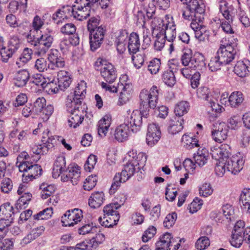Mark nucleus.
<instances>
[{
  "mask_svg": "<svg viewBox=\"0 0 250 250\" xmlns=\"http://www.w3.org/2000/svg\"><path fill=\"white\" fill-rule=\"evenodd\" d=\"M205 4L203 0H193L182 9V17L188 21H191V28L195 31L197 30L203 31L205 26L203 21L204 19Z\"/></svg>",
  "mask_w": 250,
  "mask_h": 250,
  "instance_id": "f257e3e1",
  "label": "nucleus"
},
{
  "mask_svg": "<svg viewBox=\"0 0 250 250\" xmlns=\"http://www.w3.org/2000/svg\"><path fill=\"white\" fill-rule=\"evenodd\" d=\"M65 157H57L52 170V176L57 178L61 175L63 182L70 181L73 185H77L80 179V167L75 164L70 165L65 169Z\"/></svg>",
  "mask_w": 250,
  "mask_h": 250,
  "instance_id": "f03ea898",
  "label": "nucleus"
},
{
  "mask_svg": "<svg viewBox=\"0 0 250 250\" xmlns=\"http://www.w3.org/2000/svg\"><path fill=\"white\" fill-rule=\"evenodd\" d=\"M142 119L138 110H134L129 117H127L124 124L115 129V138L118 142H123L127 140L130 129L133 133L138 132L142 125Z\"/></svg>",
  "mask_w": 250,
  "mask_h": 250,
  "instance_id": "7ed1b4c3",
  "label": "nucleus"
},
{
  "mask_svg": "<svg viewBox=\"0 0 250 250\" xmlns=\"http://www.w3.org/2000/svg\"><path fill=\"white\" fill-rule=\"evenodd\" d=\"M27 36V42L34 47L35 53L38 56H43L51 47L54 42L52 31L46 29L45 31L36 36L33 32Z\"/></svg>",
  "mask_w": 250,
  "mask_h": 250,
  "instance_id": "20e7f679",
  "label": "nucleus"
},
{
  "mask_svg": "<svg viewBox=\"0 0 250 250\" xmlns=\"http://www.w3.org/2000/svg\"><path fill=\"white\" fill-rule=\"evenodd\" d=\"M159 90L156 86H153L149 90H142L140 93V110H138L140 116L146 118L149 108L154 109L158 103Z\"/></svg>",
  "mask_w": 250,
  "mask_h": 250,
  "instance_id": "39448f33",
  "label": "nucleus"
},
{
  "mask_svg": "<svg viewBox=\"0 0 250 250\" xmlns=\"http://www.w3.org/2000/svg\"><path fill=\"white\" fill-rule=\"evenodd\" d=\"M152 27L155 32L160 33L166 40L173 42L176 37V25L172 17L164 21L162 19L155 18L152 21Z\"/></svg>",
  "mask_w": 250,
  "mask_h": 250,
  "instance_id": "423d86ee",
  "label": "nucleus"
},
{
  "mask_svg": "<svg viewBox=\"0 0 250 250\" xmlns=\"http://www.w3.org/2000/svg\"><path fill=\"white\" fill-rule=\"evenodd\" d=\"M133 159L129 160L125 165L124 169L121 173L116 174L113 179V182L109 189L110 194L114 193L116 190L120 187L121 183H124L132 176L135 171V167L139 163L136 159Z\"/></svg>",
  "mask_w": 250,
  "mask_h": 250,
  "instance_id": "0eeeda50",
  "label": "nucleus"
},
{
  "mask_svg": "<svg viewBox=\"0 0 250 250\" xmlns=\"http://www.w3.org/2000/svg\"><path fill=\"white\" fill-rule=\"evenodd\" d=\"M97 70H100L101 75L107 83H113L117 77L115 68L110 63L105 60L98 58L95 63Z\"/></svg>",
  "mask_w": 250,
  "mask_h": 250,
  "instance_id": "6e6552de",
  "label": "nucleus"
},
{
  "mask_svg": "<svg viewBox=\"0 0 250 250\" xmlns=\"http://www.w3.org/2000/svg\"><path fill=\"white\" fill-rule=\"evenodd\" d=\"M227 5L228 3L226 1H221L219 5L220 11L227 20L222 22L221 27L222 30L226 34H233L234 31L230 24V22L232 21V17L230 14Z\"/></svg>",
  "mask_w": 250,
  "mask_h": 250,
  "instance_id": "1a4fd4ad",
  "label": "nucleus"
},
{
  "mask_svg": "<svg viewBox=\"0 0 250 250\" xmlns=\"http://www.w3.org/2000/svg\"><path fill=\"white\" fill-rule=\"evenodd\" d=\"M244 97L242 92L235 91L228 97L227 93H223L220 97V102L226 106H230L232 107H237L243 102Z\"/></svg>",
  "mask_w": 250,
  "mask_h": 250,
  "instance_id": "9d476101",
  "label": "nucleus"
},
{
  "mask_svg": "<svg viewBox=\"0 0 250 250\" xmlns=\"http://www.w3.org/2000/svg\"><path fill=\"white\" fill-rule=\"evenodd\" d=\"M105 30L101 25L94 30L89 31L90 49L94 51L99 48L102 43Z\"/></svg>",
  "mask_w": 250,
  "mask_h": 250,
  "instance_id": "9b49d317",
  "label": "nucleus"
},
{
  "mask_svg": "<svg viewBox=\"0 0 250 250\" xmlns=\"http://www.w3.org/2000/svg\"><path fill=\"white\" fill-rule=\"evenodd\" d=\"M75 3L76 4L74 5V19L83 21L90 16L91 8L87 6L86 0H76Z\"/></svg>",
  "mask_w": 250,
  "mask_h": 250,
  "instance_id": "f8f14e48",
  "label": "nucleus"
},
{
  "mask_svg": "<svg viewBox=\"0 0 250 250\" xmlns=\"http://www.w3.org/2000/svg\"><path fill=\"white\" fill-rule=\"evenodd\" d=\"M228 131V126L225 123H215L211 130L213 139L221 143L227 138Z\"/></svg>",
  "mask_w": 250,
  "mask_h": 250,
  "instance_id": "ddd939ff",
  "label": "nucleus"
},
{
  "mask_svg": "<svg viewBox=\"0 0 250 250\" xmlns=\"http://www.w3.org/2000/svg\"><path fill=\"white\" fill-rule=\"evenodd\" d=\"M49 63L48 68L56 71L60 70L65 66V62L63 58L59 56V52L57 50H52L48 56Z\"/></svg>",
  "mask_w": 250,
  "mask_h": 250,
  "instance_id": "4468645a",
  "label": "nucleus"
},
{
  "mask_svg": "<svg viewBox=\"0 0 250 250\" xmlns=\"http://www.w3.org/2000/svg\"><path fill=\"white\" fill-rule=\"evenodd\" d=\"M161 137V132L158 125L155 123L150 124L147 128L146 136L147 144L152 146L156 144Z\"/></svg>",
  "mask_w": 250,
  "mask_h": 250,
  "instance_id": "2eb2a0df",
  "label": "nucleus"
},
{
  "mask_svg": "<svg viewBox=\"0 0 250 250\" xmlns=\"http://www.w3.org/2000/svg\"><path fill=\"white\" fill-rule=\"evenodd\" d=\"M20 171H26L34 178L41 175L42 173L41 167L37 164H33L27 161H22L18 166Z\"/></svg>",
  "mask_w": 250,
  "mask_h": 250,
  "instance_id": "dca6fc26",
  "label": "nucleus"
},
{
  "mask_svg": "<svg viewBox=\"0 0 250 250\" xmlns=\"http://www.w3.org/2000/svg\"><path fill=\"white\" fill-rule=\"evenodd\" d=\"M83 100L79 98H75V95L70 94L65 100V107L67 112L73 113L80 110L83 111L84 108L82 107Z\"/></svg>",
  "mask_w": 250,
  "mask_h": 250,
  "instance_id": "f3484780",
  "label": "nucleus"
},
{
  "mask_svg": "<svg viewBox=\"0 0 250 250\" xmlns=\"http://www.w3.org/2000/svg\"><path fill=\"white\" fill-rule=\"evenodd\" d=\"M217 54L222 61L225 65L230 63L235 59L237 52L233 51L231 48H225L220 45Z\"/></svg>",
  "mask_w": 250,
  "mask_h": 250,
  "instance_id": "a211bd4d",
  "label": "nucleus"
},
{
  "mask_svg": "<svg viewBox=\"0 0 250 250\" xmlns=\"http://www.w3.org/2000/svg\"><path fill=\"white\" fill-rule=\"evenodd\" d=\"M118 90H121L118 104L122 105L128 102L131 97L132 85L130 83L118 84Z\"/></svg>",
  "mask_w": 250,
  "mask_h": 250,
  "instance_id": "6ab92c4d",
  "label": "nucleus"
},
{
  "mask_svg": "<svg viewBox=\"0 0 250 250\" xmlns=\"http://www.w3.org/2000/svg\"><path fill=\"white\" fill-rule=\"evenodd\" d=\"M227 163L228 171L236 174L243 169L245 160L243 157H231L230 160H227Z\"/></svg>",
  "mask_w": 250,
  "mask_h": 250,
  "instance_id": "aec40b11",
  "label": "nucleus"
},
{
  "mask_svg": "<svg viewBox=\"0 0 250 250\" xmlns=\"http://www.w3.org/2000/svg\"><path fill=\"white\" fill-rule=\"evenodd\" d=\"M32 82L35 85L41 86L42 88H46V91L49 94H56L58 93V89L57 87H53V83H46L44 78L41 74H37L34 76L32 78Z\"/></svg>",
  "mask_w": 250,
  "mask_h": 250,
  "instance_id": "412c9836",
  "label": "nucleus"
},
{
  "mask_svg": "<svg viewBox=\"0 0 250 250\" xmlns=\"http://www.w3.org/2000/svg\"><path fill=\"white\" fill-rule=\"evenodd\" d=\"M234 73L239 77L244 78L250 74V64L249 61H239L236 64L234 68Z\"/></svg>",
  "mask_w": 250,
  "mask_h": 250,
  "instance_id": "4be33fe9",
  "label": "nucleus"
},
{
  "mask_svg": "<svg viewBox=\"0 0 250 250\" xmlns=\"http://www.w3.org/2000/svg\"><path fill=\"white\" fill-rule=\"evenodd\" d=\"M140 46V42L139 35L132 32L129 36L127 40V48L130 54H135L139 50Z\"/></svg>",
  "mask_w": 250,
  "mask_h": 250,
  "instance_id": "5701e85b",
  "label": "nucleus"
},
{
  "mask_svg": "<svg viewBox=\"0 0 250 250\" xmlns=\"http://www.w3.org/2000/svg\"><path fill=\"white\" fill-rule=\"evenodd\" d=\"M183 123L184 120L182 118L173 117L169 122L167 128L168 132L172 135L178 133L183 129Z\"/></svg>",
  "mask_w": 250,
  "mask_h": 250,
  "instance_id": "b1692460",
  "label": "nucleus"
},
{
  "mask_svg": "<svg viewBox=\"0 0 250 250\" xmlns=\"http://www.w3.org/2000/svg\"><path fill=\"white\" fill-rule=\"evenodd\" d=\"M104 200V194L103 192H94L88 199V205L91 208H98L102 206Z\"/></svg>",
  "mask_w": 250,
  "mask_h": 250,
  "instance_id": "393cba45",
  "label": "nucleus"
},
{
  "mask_svg": "<svg viewBox=\"0 0 250 250\" xmlns=\"http://www.w3.org/2000/svg\"><path fill=\"white\" fill-rule=\"evenodd\" d=\"M128 38V34L126 30L120 31L116 40L117 49L120 53H123L125 50Z\"/></svg>",
  "mask_w": 250,
  "mask_h": 250,
  "instance_id": "a878e982",
  "label": "nucleus"
},
{
  "mask_svg": "<svg viewBox=\"0 0 250 250\" xmlns=\"http://www.w3.org/2000/svg\"><path fill=\"white\" fill-rule=\"evenodd\" d=\"M30 77L28 71L25 69L17 72L15 76L14 80L15 85L18 87L24 86L28 82Z\"/></svg>",
  "mask_w": 250,
  "mask_h": 250,
  "instance_id": "bb28decb",
  "label": "nucleus"
},
{
  "mask_svg": "<svg viewBox=\"0 0 250 250\" xmlns=\"http://www.w3.org/2000/svg\"><path fill=\"white\" fill-rule=\"evenodd\" d=\"M71 115L68 119V125L70 127L76 128L82 123L84 120L83 111L80 110L76 112L70 113Z\"/></svg>",
  "mask_w": 250,
  "mask_h": 250,
  "instance_id": "cd10ccee",
  "label": "nucleus"
},
{
  "mask_svg": "<svg viewBox=\"0 0 250 250\" xmlns=\"http://www.w3.org/2000/svg\"><path fill=\"white\" fill-rule=\"evenodd\" d=\"M191 62L189 67L192 68V69L202 70L206 68L205 58L204 56L201 54L194 55Z\"/></svg>",
  "mask_w": 250,
  "mask_h": 250,
  "instance_id": "c85d7f7f",
  "label": "nucleus"
},
{
  "mask_svg": "<svg viewBox=\"0 0 250 250\" xmlns=\"http://www.w3.org/2000/svg\"><path fill=\"white\" fill-rule=\"evenodd\" d=\"M111 118L108 116H104L98 122V132L99 135L105 136L111 124Z\"/></svg>",
  "mask_w": 250,
  "mask_h": 250,
  "instance_id": "c756f323",
  "label": "nucleus"
},
{
  "mask_svg": "<svg viewBox=\"0 0 250 250\" xmlns=\"http://www.w3.org/2000/svg\"><path fill=\"white\" fill-rule=\"evenodd\" d=\"M215 173L218 177H222L226 172L227 157H219L218 159H215Z\"/></svg>",
  "mask_w": 250,
  "mask_h": 250,
  "instance_id": "7c9ffc66",
  "label": "nucleus"
},
{
  "mask_svg": "<svg viewBox=\"0 0 250 250\" xmlns=\"http://www.w3.org/2000/svg\"><path fill=\"white\" fill-rule=\"evenodd\" d=\"M44 227L40 226L31 230L29 234H28L22 240V243L27 244L30 243L33 240L36 239L40 236L43 232Z\"/></svg>",
  "mask_w": 250,
  "mask_h": 250,
  "instance_id": "2f4dec72",
  "label": "nucleus"
},
{
  "mask_svg": "<svg viewBox=\"0 0 250 250\" xmlns=\"http://www.w3.org/2000/svg\"><path fill=\"white\" fill-rule=\"evenodd\" d=\"M33 51L32 49L28 48H25L16 61V65L18 67H23L32 58Z\"/></svg>",
  "mask_w": 250,
  "mask_h": 250,
  "instance_id": "473e14b6",
  "label": "nucleus"
},
{
  "mask_svg": "<svg viewBox=\"0 0 250 250\" xmlns=\"http://www.w3.org/2000/svg\"><path fill=\"white\" fill-rule=\"evenodd\" d=\"M189 108V103L187 101H182L178 103L174 108L175 117L182 118L184 114L188 112Z\"/></svg>",
  "mask_w": 250,
  "mask_h": 250,
  "instance_id": "72a5a7b5",
  "label": "nucleus"
},
{
  "mask_svg": "<svg viewBox=\"0 0 250 250\" xmlns=\"http://www.w3.org/2000/svg\"><path fill=\"white\" fill-rule=\"evenodd\" d=\"M224 65H225V64L216 53L215 55L210 58L208 64L209 70L211 72H217Z\"/></svg>",
  "mask_w": 250,
  "mask_h": 250,
  "instance_id": "f704fd0d",
  "label": "nucleus"
},
{
  "mask_svg": "<svg viewBox=\"0 0 250 250\" xmlns=\"http://www.w3.org/2000/svg\"><path fill=\"white\" fill-rule=\"evenodd\" d=\"M242 208L248 213H250V188H245L240 196Z\"/></svg>",
  "mask_w": 250,
  "mask_h": 250,
  "instance_id": "c9c22d12",
  "label": "nucleus"
},
{
  "mask_svg": "<svg viewBox=\"0 0 250 250\" xmlns=\"http://www.w3.org/2000/svg\"><path fill=\"white\" fill-rule=\"evenodd\" d=\"M44 24V21L41 19V18L36 16L34 18L32 22V27L33 28L30 31L28 35H32L31 33L33 32V35L36 36L39 34H41L42 32L45 31L42 28Z\"/></svg>",
  "mask_w": 250,
  "mask_h": 250,
  "instance_id": "e433bc0d",
  "label": "nucleus"
},
{
  "mask_svg": "<svg viewBox=\"0 0 250 250\" xmlns=\"http://www.w3.org/2000/svg\"><path fill=\"white\" fill-rule=\"evenodd\" d=\"M198 142V140L193 136H190L187 134L184 135L182 138V142L184 147L188 149L199 147Z\"/></svg>",
  "mask_w": 250,
  "mask_h": 250,
  "instance_id": "4c0bfd02",
  "label": "nucleus"
},
{
  "mask_svg": "<svg viewBox=\"0 0 250 250\" xmlns=\"http://www.w3.org/2000/svg\"><path fill=\"white\" fill-rule=\"evenodd\" d=\"M120 206H121L117 203H111L106 205L104 207L103 209L104 215L111 217H113L114 216H120L117 209L119 208Z\"/></svg>",
  "mask_w": 250,
  "mask_h": 250,
  "instance_id": "58836bf2",
  "label": "nucleus"
},
{
  "mask_svg": "<svg viewBox=\"0 0 250 250\" xmlns=\"http://www.w3.org/2000/svg\"><path fill=\"white\" fill-rule=\"evenodd\" d=\"M56 138L52 136L48 129L44 131L42 135V142L46 146H48L49 148H52L56 143Z\"/></svg>",
  "mask_w": 250,
  "mask_h": 250,
  "instance_id": "ea45409f",
  "label": "nucleus"
},
{
  "mask_svg": "<svg viewBox=\"0 0 250 250\" xmlns=\"http://www.w3.org/2000/svg\"><path fill=\"white\" fill-rule=\"evenodd\" d=\"M237 42L238 40L237 38L235 37L233 35L231 37L228 38V40H227L226 38L224 39L222 41V43L220 45L224 46L225 48L230 47L231 49H233V51L237 52Z\"/></svg>",
  "mask_w": 250,
  "mask_h": 250,
  "instance_id": "a19ab883",
  "label": "nucleus"
},
{
  "mask_svg": "<svg viewBox=\"0 0 250 250\" xmlns=\"http://www.w3.org/2000/svg\"><path fill=\"white\" fill-rule=\"evenodd\" d=\"M106 218L105 221H103L102 217H99L98 221L102 226L105 228L112 227L113 226L116 225L120 218V216H114L113 217L110 216H105L104 219Z\"/></svg>",
  "mask_w": 250,
  "mask_h": 250,
  "instance_id": "79ce46f5",
  "label": "nucleus"
},
{
  "mask_svg": "<svg viewBox=\"0 0 250 250\" xmlns=\"http://www.w3.org/2000/svg\"><path fill=\"white\" fill-rule=\"evenodd\" d=\"M13 209V206H11L9 203H6L1 206L0 208V211L3 216L2 218L12 221L13 219L12 216L14 214Z\"/></svg>",
  "mask_w": 250,
  "mask_h": 250,
  "instance_id": "37998d69",
  "label": "nucleus"
},
{
  "mask_svg": "<svg viewBox=\"0 0 250 250\" xmlns=\"http://www.w3.org/2000/svg\"><path fill=\"white\" fill-rule=\"evenodd\" d=\"M86 83L84 82H81L75 88L74 93H71L75 95V98H79L81 100L83 99L86 94Z\"/></svg>",
  "mask_w": 250,
  "mask_h": 250,
  "instance_id": "c03bdc74",
  "label": "nucleus"
},
{
  "mask_svg": "<svg viewBox=\"0 0 250 250\" xmlns=\"http://www.w3.org/2000/svg\"><path fill=\"white\" fill-rule=\"evenodd\" d=\"M153 34L156 36V40L154 43V49L157 51H161L165 46L166 39L160 33V31L155 32L153 29Z\"/></svg>",
  "mask_w": 250,
  "mask_h": 250,
  "instance_id": "a18cd8bd",
  "label": "nucleus"
},
{
  "mask_svg": "<svg viewBox=\"0 0 250 250\" xmlns=\"http://www.w3.org/2000/svg\"><path fill=\"white\" fill-rule=\"evenodd\" d=\"M244 241L242 236V231H232L231 239L230 241L231 245L235 247L239 248Z\"/></svg>",
  "mask_w": 250,
  "mask_h": 250,
  "instance_id": "49530a36",
  "label": "nucleus"
},
{
  "mask_svg": "<svg viewBox=\"0 0 250 250\" xmlns=\"http://www.w3.org/2000/svg\"><path fill=\"white\" fill-rule=\"evenodd\" d=\"M40 188L42 190L41 195L42 199H46L48 197L51 196L55 191L54 186L52 185H47L46 184H42L41 185Z\"/></svg>",
  "mask_w": 250,
  "mask_h": 250,
  "instance_id": "de8ad7c7",
  "label": "nucleus"
},
{
  "mask_svg": "<svg viewBox=\"0 0 250 250\" xmlns=\"http://www.w3.org/2000/svg\"><path fill=\"white\" fill-rule=\"evenodd\" d=\"M162 80L168 86L172 87L176 83L174 74L170 71L165 70L162 75Z\"/></svg>",
  "mask_w": 250,
  "mask_h": 250,
  "instance_id": "09e8293b",
  "label": "nucleus"
},
{
  "mask_svg": "<svg viewBox=\"0 0 250 250\" xmlns=\"http://www.w3.org/2000/svg\"><path fill=\"white\" fill-rule=\"evenodd\" d=\"M61 222L62 226H73L75 225L74 223L73 215L72 214V210H68L62 216Z\"/></svg>",
  "mask_w": 250,
  "mask_h": 250,
  "instance_id": "8fccbe9b",
  "label": "nucleus"
},
{
  "mask_svg": "<svg viewBox=\"0 0 250 250\" xmlns=\"http://www.w3.org/2000/svg\"><path fill=\"white\" fill-rule=\"evenodd\" d=\"M161 61L159 59L155 58L149 62L147 69L152 74H156L160 70Z\"/></svg>",
  "mask_w": 250,
  "mask_h": 250,
  "instance_id": "3c124183",
  "label": "nucleus"
},
{
  "mask_svg": "<svg viewBox=\"0 0 250 250\" xmlns=\"http://www.w3.org/2000/svg\"><path fill=\"white\" fill-rule=\"evenodd\" d=\"M97 182V177L96 175L88 176L84 182V189L88 191L91 190L96 186Z\"/></svg>",
  "mask_w": 250,
  "mask_h": 250,
  "instance_id": "603ef678",
  "label": "nucleus"
},
{
  "mask_svg": "<svg viewBox=\"0 0 250 250\" xmlns=\"http://www.w3.org/2000/svg\"><path fill=\"white\" fill-rule=\"evenodd\" d=\"M171 234L169 233H166L161 238L160 241L156 243V246H163L170 250L169 248L171 246Z\"/></svg>",
  "mask_w": 250,
  "mask_h": 250,
  "instance_id": "864d4df0",
  "label": "nucleus"
},
{
  "mask_svg": "<svg viewBox=\"0 0 250 250\" xmlns=\"http://www.w3.org/2000/svg\"><path fill=\"white\" fill-rule=\"evenodd\" d=\"M52 214V208H48L34 215L33 217L35 220L48 219L51 217Z\"/></svg>",
  "mask_w": 250,
  "mask_h": 250,
  "instance_id": "5fc2aeb1",
  "label": "nucleus"
},
{
  "mask_svg": "<svg viewBox=\"0 0 250 250\" xmlns=\"http://www.w3.org/2000/svg\"><path fill=\"white\" fill-rule=\"evenodd\" d=\"M45 105V99L43 97L38 98L34 103L33 112L36 114L41 113Z\"/></svg>",
  "mask_w": 250,
  "mask_h": 250,
  "instance_id": "6e6d98bb",
  "label": "nucleus"
},
{
  "mask_svg": "<svg viewBox=\"0 0 250 250\" xmlns=\"http://www.w3.org/2000/svg\"><path fill=\"white\" fill-rule=\"evenodd\" d=\"M210 90L207 86H201L197 91V95L199 98L205 100L208 102L210 100Z\"/></svg>",
  "mask_w": 250,
  "mask_h": 250,
  "instance_id": "4d7b16f0",
  "label": "nucleus"
},
{
  "mask_svg": "<svg viewBox=\"0 0 250 250\" xmlns=\"http://www.w3.org/2000/svg\"><path fill=\"white\" fill-rule=\"evenodd\" d=\"M97 228L93 226V224H86L83 225L78 229V232L80 234L85 235L87 233L95 232Z\"/></svg>",
  "mask_w": 250,
  "mask_h": 250,
  "instance_id": "13d9d810",
  "label": "nucleus"
},
{
  "mask_svg": "<svg viewBox=\"0 0 250 250\" xmlns=\"http://www.w3.org/2000/svg\"><path fill=\"white\" fill-rule=\"evenodd\" d=\"M228 149H229V146H222L221 147H219L214 148L212 150V153L211 154L212 156H215L216 155H220V156H229L230 155Z\"/></svg>",
  "mask_w": 250,
  "mask_h": 250,
  "instance_id": "bf43d9fd",
  "label": "nucleus"
},
{
  "mask_svg": "<svg viewBox=\"0 0 250 250\" xmlns=\"http://www.w3.org/2000/svg\"><path fill=\"white\" fill-rule=\"evenodd\" d=\"M20 45L19 39L16 36H13L10 38L8 42V48L9 51L14 53L19 49Z\"/></svg>",
  "mask_w": 250,
  "mask_h": 250,
  "instance_id": "052dcab7",
  "label": "nucleus"
},
{
  "mask_svg": "<svg viewBox=\"0 0 250 250\" xmlns=\"http://www.w3.org/2000/svg\"><path fill=\"white\" fill-rule=\"evenodd\" d=\"M213 189L210 184L205 183L200 188L199 194L200 196L207 197L213 193Z\"/></svg>",
  "mask_w": 250,
  "mask_h": 250,
  "instance_id": "680f3d73",
  "label": "nucleus"
},
{
  "mask_svg": "<svg viewBox=\"0 0 250 250\" xmlns=\"http://www.w3.org/2000/svg\"><path fill=\"white\" fill-rule=\"evenodd\" d=\"M177 217V214L175 212L167 215L164 221L165 227L169 229L172 227L175 222Z\"/></svg>",
  "mask_w": 250,
  "mask_h": 250,
  "instance_id": "e2e57ef3",
  "label": "nucleus"
},
{
  "mask_svg": "<svg viewBox=\"0 0 250 250\" xmlns=\"http://www.w3.org/2000/svg\"><path fill=\"white\" fill-rule=\"evenodd\" d=\"M209 239L206 236H203L197 240L195 246L198 250H203L209 246Z\"/></svg>",
  "mask_w": 250,
  "mask_h": 250,
  "instance_id": "0e129e2a",
  "label": "nucleus"
},
{
  "mask_svg": "<svg viewBox=\"0 0 250 250\" xmlns=\"http://www.w3.org/2000/svg\"><path fill=\"white\" fill-rule=\"evenodd\" d=\"M156 233V229L154 226H150L144 232L142 236V241L147 242L152 238Z\"/></svg>",
  "mask_w": 250,
  "mask_h": 250,
  "instance_id": "69168bd1",
  "label": "nucleus"
},
{
  "mask_svg": "<svg viewBox=\"0 0 250 250\" xmlns=\"http://www.w3.org/2000/svg\"><path fill=\"white\" fill-rule=\"evenodd\" d=\"M50 148L48 146L45 145L42 146L41 145L38 146H34L31 149L32 152L36 154L40 155H43L47 154Z\"/></svg>",
  "mask_w": 250,
  "mask_h": 250,
  "instance_id": "338daca9",
  "label": "nucleus"
},
{
  "mask_svg": "<svg viewBox=\"0 0 250 250\" xmlns=\"http://www.w3.org/2000/svg\"><path fill=\"white\" fill-rule=\"evenodd\" d=\"M13 188L12 181L9 178H4L1 183L0 188L1 191L4 193H8Z\"/></svg>",
  "mask_w": 250,
  "mask_h": 250,
  "instance_id": "774afa93",
  "label": "nucleus"
}]
</instances>
